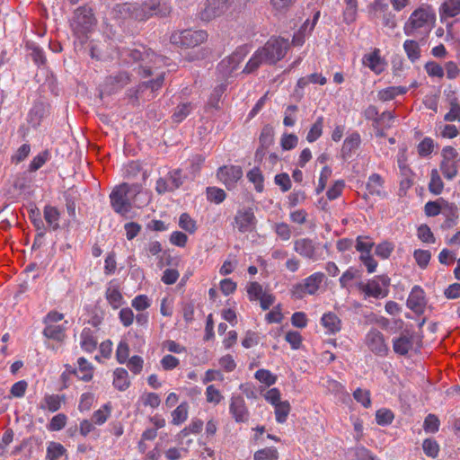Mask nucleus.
<instances>
[{
	"label": "nucleus",
	"instance_id": "1",
	"mask_svg": "<svg viewBox=\"0 0 460 460\" xmlns=\"http://www.w3.org/2000/svg\"><path fill=\"white\" fill-rule=\"evenodd\" d=\"M289 48L288 40L283 38L270 39L259 49L248 61L243 72L252 73L261 64L273 65L282 59Z\"/></svg>",
	"mask_w": 460,
	"mask_h": 460
},
{
	"label": "nucleus",
	"instance_id": "2",
	"mask_svg": "<svg viewBox=\"0 0 460 460\" xmlns=\"http://www.w3.org/2000/svg\"><path fill=\"white\" fill-rule=\"evenodd\" d=\"M95 24L96 19L91 7L80 6L74 12L70 26L82 47L88 38V33L93 31Z\"/></svg>",
	"mask_w": 460,
	"mask_h": 460
},
{
	"label": "nucleus",
	"instance_id": "3",
	"mask_svg": "<svg viewBox=\"0 0 460 460\" xmlns=\"http://www.w3.org/2000/svg\"><path fill=\"white\" fill-rule=\"evenodd\" d=\"M139 184L121 183L111 193V205L116 213L126 215L131 210V199L141 191Z\"/></svg>",
	"mask_w": 460,
	"mask_h": 460
},
{
	"label": "nucleus",
	"instance_id": "4",
	"mask_svg": "<svg viewBox=\"0 0 460 460\" xmlns=\"http://www.w3.org/2000/svg\"><path fill=\"white\" fill-rule=\"evenodd\" d=\"M122 9L131 18L138 21L146 20L153 15L166 16L170 13V8L164 4H161L159 0H150L143 4H125Z\"/></svg>",
	"mask_w": 460,
	"mask_h": 460
},
{
	"label": "nucleus",
	"instance_id": "5",
	"mask_svg": "<svg viewBox=\"0 0 460 460\" xmlns=\"http://www.w3.org/2000/svg\"><path fill=\"white\" fill-rule=\"evenodd\" d=\"M436 22V13L429 5L420 6L412 12L409 20L403 26V31L407 36H412L418 29L434 27Z\"/></svg>",
	"mask_w": 460,
	"mask_h": 460
},
{
	"label": "nucleus",
	"instance_id": "6",
	"mask_svg": "<svg viewBox=\"0 0 460 460\" xmlns=\"http://www.w3.org/2000/svg\"><path fill=\"white\" fill-rule=\"evenodd\" d=\"M208 39V33L205 31L183 30L174 31L170 38L172 44L181 48H194L205 42Z\"/></svg>",
	"mask_w": 460,
	"mask_h": 460
},
{
	"label": "nucleus",
	"instance_id": "7",
	"mask_svg": "<svg viewBox=\"0 0 460 460\" xmlns=\"http://www.w3.org/2000/svg\"><path fill=\"white\" fill-rule=\"evenodd\" d=\"M294 250L301 256L314 261L323 260L321 244L310 238H300L295 241Z\"/></svg>",
	"mask_w": 460,
	"mask_h": 460
},
{
	"label": "nucleus",
	"instance_id": "8",
	"mask_svg": "<svg viewBox=\"0 0 460 460\" xmlns=\"http://www.w3.org/2000/svg\"><path fill=\"white\" fill-rule=\"evenodd\" d=\"M129 82L130 75L125 71L107 76L100 91V97L102 98L103 94L111 95L117 93L124 88Z\"/></svg>",
	"mask_w": 460,
	"mask_h": 460
},
{
	"label": "nucleus",
	"instance_id": "9",
	"mask_svg": "<svg viewBox=\"0 0 460 460\" xmlns=\"http://www.w3.org/2000/svg\"><path fill=\"white\" fill-rule=\"evenodd\" d=\"M184 178L181 169L172 170L168 172V179L160 177L156 181L155 190L160 195L172 192L183 184Z\"/></svg>",
	"mask_w": 460,
	"mask_h": 460
},
{
	"label": "nucleus",
	"instance_id": "10",
	"mask_svg": "<svg viewBox=\"0 0 460 460\" xmlns=\"http://www.w3.org/2000/svg\"><path fill=\"white\" fill-rule=\"evenodd\" d=\"M366 343L368 349L376 355L385 357L389 351L388 346L385 344V337L377 329H372L367 334Z\"/></svg>",
	"mask_w": 460,
	"mask_h": 460
},
{
	"label": "nucleus",
	"instance_id": "11",
	"mask_svg": "<svg viewBox=\"0 0 460 460\" xmlns=\"http://www.w3.org/2000/svg\"><path fill=\"white\" fill-rule=\"evenodd\" d=\"M217 178L225 186L231 190L235 187L237 181L243 177V170L240 166H222L217 171Z\"/></svg>",
	"mask_w": 460,
	"mask_h": 460
},
{
	"label": "nucleus",
	"instance_id": "12",
	"mask_svg": "<svg viewBox=\"0 0 460 460\" xmlns=\"http://www.w3.org/2000/svg\"><path fill=\"white\" fill-rule=\"evenodd\" d=\"M234 222L240 232H252L256 224V218L252 209L238 210L234 217Z\"/></svg>",
	"mask_w": 460,
	"mask_h": 460
},
{
	"label": "nucleus",
	"instance_id": "13",
	"mask_svg": "<svg viewBox=\"0 0 460 460\" xmlns=\"http://www.w3.org/2000/svg\"><path fill=\"white\" fill-rule=\"evenodd\" d=\"M413 333L408 330L403 331L400 337L393 341V349L396 354L405 356L412 349Z\"/></svg>",
	"mask_w": 460,
	"mask_h": 460
},
{
	"label": "nucleus",
	"instance_id": "14",
	"mask_svg": "<svg viewBox=\"0 0 460 460\" xmlns=\"http://www.w3.org/2000/svg\"><path fill=\"white\" fill-rule=\"evenodd\" d=\"M230 412L236 422H246L248 420L249 412L245 406L243 398L240 395L233 396L230 404Z\"/></svg>",
	"mask_w": 460,
	"mask_h": 460
},
{
	"label": "nucleus",
	"instance_id": "15",
	"mask_svg": "<svg viewBox=\"0 0 460 460\" xmlns=\"http://www.w3.org/2000/svg\"><path fill=\"white\" fill-rule=\"evenodd\" d=\"M228 7L221 0H208L206 7L201 12V19L209 21L224 13Z\"/></svg>",
	"mask_w": 460,
	"mask_h": 460
},
{
	"label": "nucleus",
	"instance_id": "16",
	"mask_svg": "<svg viewBox=\"0 0 460 460\" xmlns=\"http://www.w3.org/2000/svg\"><path fill=\"white\" fill-rule=\"evenodd\" d=\"M49 104L48 102L39 101L35 102L30 111V122L32 127L36 128L40 125V121L49 115Z\"/></svg>",
	"mask_w": 460,
	"mask_h": 460
},
{
	"label": "nucleus",
	"instance_id": "17",
	"mask_svg": "<svg viewBox=\"0 0 460 460\" xmlns=\"http://www.w3.org/2000/svg\"><path fill=\"white\" fill-rule=\"evenodd\" d=\"M407 305L415 312H422L425 305L424 291L419 286L413 287L408 300Z\"/></svg>",
	"mask_w": 460,
	"mask_h": 460
},
{
	"label": "nucleus",
	"instance_id": "18",
	"mask_svg": "<svg viewBox=\"0 0 460 460\" xmlns=\"http://www.w3.org/2000/svg\"><path fill=\"white\" fill-rule=\"evenodd\" d=\"M360 142V135L358 132H353L347 137L341 147L342 158L344 160L349 159L351 156L352 152L358 148Z\"/></svg>",
	"mask_w": 460,
	"mask_h": 460
},
{
	"label": "nucleus",
	"instance_id": "19",
	"mask_svg": "<svg viewBox=\"0 0 460 460\" xmlns=\"http://www.w3.org/2000/svg\"><path fill=\"white\" fill-rule=\"evenodd\" d=\"M440 202L443 203V209L441 213L446 217L444 226L451 228L456 225V220L458 218L457 207L454 203H449L444 199H441Z\"/></svg>",
	"mask_w": 460,
	"mask_h": 460
},
{
	"label": "nucleus",
	"instance_id": "20",
	"mask_svg": "<svg viewBox=\"0 0 460 460\" xmlns=\"http://www.w3.org/2000/svg\"><path fill=\"white\" fill-rule=\"evenodd\" d=\"M358 288L362 290L367 296H372L375 298L385 297L387 296L388 291L383 290L380 287L379 282L376 280H372L367 284L359 283Z\"/></svg>",
	"mask_w": 460,
	"mask_h": 460
},
{
	"label": "nucleus",
	"instance_id": "21",
	"mask_svg": "<svg viewBox=\"0 0 460 460\" xmlns=\"http://www.w3.org/2000/svg\"><path fill=\"white\" fill-rule=\"evenodd\" d=\"M226 89V86L221 84L217 86L212 93L210 94V97L205 106V111L206 112H213V111H218L220 110L219 102L222 94L224 93V91Z\"/></svg>",
	"mask_w": 460,
	"mask_h": 460
},
{
	"label": "nucleus",
	"instance_id": "22",
	"mask_svg": "<svg viewBox=\"0 0 460 460\" xmlns=\"http://www.w3.org/2000/svg\"><path fill=\"white\" fill-rule=\"evenodd\" d=\"M324 277L323 273L316 272L305 279L304 288L305 289H307V294L314 295L323 281Z\"/></svg>",
	"mask_w": 460,
	"mask_h": 460
},
{
	"label": "nucleus",
	"instance_id": "23",
	"mask_svg": "<svg viewBox=\"0 0 460 460\" xmlns=\"http://www.w3.org/2000/svg\"><path fill=\"white\" fill-rule=\"evenodd\" d=\"M79 369H73L72 373L77 376L78 378L85 382L93 378V367L87 362L84 358H78Z\"/></svg>",
	"mask_w": 460,
	"mask_h": 460
},
{
	"label": "nucleus",
	"instance_id": "24",
	"mask_svg": "<svg viewBox=\"0 0 460 460\" xmlns=\"http://www.w3.org/2000/svg\"><path fill=\"white\" fill-rule=\"evenodd\" d=\"M81 347L86 352H93L97 348V340L90 328H84L81 332Z\"/></svg>",
	"mask_w": 460,
	"mask_h": 460
},
{
	"label": "nucleus",
	"instance_id": "25",
	"mask_svg": "<svg viewBox=\"0 0 460 460\" xmlns=\"http://www.w3.org/2000/svg\"><path fill=\"white\" fill-rule=\"evenodd\" d=\"M441 18L455 17L460 13V0H447L440 7Z\"/></svg>",
	"mask_w": 460,
	"mask_h": 460
},
{
	"label": "nucleus",
	"instance_id": "26",
	"mask_svg": "<svg viewBox=\"0 0 460 460\" xmlns=\"http://www.w3.org/2000/svg\"><path fill=\"white\" fill-rule=\"evenodd\" d=\"M113 385L119 391H125L128 388L130 382L128 371L125 368L119 367L114 371Z\"/></svg>",
	"mask_w": 460,
	"mask_h": 460
},
{
	"label": "nucleus",
	"instance_id": "27",
	"mask_svg": "<svg viewBox=\"0 0 460 460\" xmlns=\"http://www.w3.org/2000/svg\"><path fill=\"white\" fill-rule=\"evenodd\" d=\"M403 49L407 58L414 63L420 58V48L419 43L413 40H406L403 43Z\"/></svg>",
	"mask_w": 460,
	"mask_h": 460
},
{
	"label": "nucleus",
	"instance_id": "28",
	"mask_svg": "<svg viewBox=\"0 0 460 460\" xmlns=\"http://www.w3.org/2000/svg\"><path fill=\"white\" fill-rule=\"evenodd\" d=\"M384 181L382 177L377 173H373L369 176L368 181L367 182V190L371 195H382V188H383Z\"/></svg>",
	"mask_w": 460,
	"mask_h": 460
},
{
	"label": "nucleus",
	"instance_id": "29",
	"mask_svg": "<svg viewBox=\"0 0 460 460\" xmlns=\"http://www.w3.org/2000/svg\"><path fill=\"white\" fill-rule=\"evenodd\" d=\"M59 212L56 207L46 206L44 208V218L47 224L53 229L57 230L59 228Z\"/></svg>",
	"mask_w": 460,
	"mask_h": 460
},
{
	"label": "nucleus",
	"instance_id": "30",
	"mask_svg": "<svg viewBox=\"0 0 460 460\" xmlns=\"http://www.w3.org/2000/svg\"><path fill=\"white\" fill-rule=\"evenodd\" d=\"M322 323L332 333L341 330V320L333 313L324 314L322 317Z\"/></svg>",
	"mask_w": 460,
	"mask_h": 460
},
{
	"label": "nucleus",
	"instance_id": "31",
	"mask_svg": "<svg viewBox=\"0 0 460 460\" xmlns=\"http://www.w3.org/2000/svg\"><path fill=\"white\" fill-rule=\"evenodd\" d=\"M408 91L405 86H391L387 87L378 93V97L382 101L393 100L395 96L404 94Z\"/></svg>",
	"mask_w": 460,
	"mask_h": 460
},
{
	"label": "nucleus",
	"instance_id": "32",
	"mask_svg": "<svg viewBox=\"0 0 460 460\" xmlns=\"http://www.w3.org/2000/svg\"><path fill=\"white\" fill-rule=\"evenodd\" d=\"M260 146L269 148L274 143V129L270 125H265L259 137Z\"/></svg>",
	"mask_w": 460,
	"mask_h": 460
},
{
	"label": "nucleus",
	"instance_id": "33",
	"mask_svg": "<svg viewBox=\"0 0 460 460\" xmlns=\"http://www.w3.org/2000/svg\"><path fill=\"white\" fill-rule=\"evenodd\" d=\"M192 111V105L190 102L179 104L172 115V119L175 123H181Z\"/></svg>",
	"mask_w": 460,
	"mask_h": 460
},
{
	"label": "nucleus",
	"instance_id": "34",
	"mask_svg": "<svg viewBox=\"0 0 460 460\" xmlns=\"http://www.w3.org/2000/svg\"><path fill=\"white\" fill-rule=\"evenodd\" d=\"M44 336L57 341H62L65 339V330L60 325H48L43 331Z\"/></svg>",
	"mask_w": 460,
	"mask_h": 460
},
{
	"label": "nucleus",
	"instance_id": "35",
	"mask_svg": "<svg viewBox=\"0 0 460 460\" xmlns=\"http://www.w3.org/2000/svg\"><path fill=\"white\" fill-rule=\"evenodd\" d=\"M106 298L113 308H118L123 297L117 286H110L106 290Z\"/></svg>",
	"mask_w": 460,
	"mask_h": 460
},
{
	"label": "nucleus",
	"instance_id": "36",
	"mask_svg": "<svg viewBox=\"0 0 460 460\" xmlns=\"http://www.w3.org/2000/svg\"><path fill=\"white\" fill-rule=\"evenodd\" d=\"M440 170L446 179L453 180L457 174L456 162L455 160H442Z\"/></svg>",
	"mask_w": 460,
	"mask_h": 460
},
{
	"label": "nucleus",
	"instance_id": "37",
	"mask_svg": "<svg viewBox=\"0 0 460 460\" xmlns=\"http://www.w3.org/2000/svg\"><path fill=\"white\" fill-rule=\"evenodd\" d=\"M172 423L179 425L184 422L188 418V403L186 402H181L173 411L172 412Z\"/></svg>",
	"mask_w": 460,
	"mask_h": 460
},
{
	"label": "nucleus",
	"instance_id": "38",
	"mask_svg": "<svg viewBox=\"0 0 460 460\" xmlns=\"http://www.w3.org/2000/svg\"><path fill=\"white\" fill-rule=\"evenodd\" d=\"M248 180L254 184L255 190L258 192L263 190L264 177L258 167H254L247 173Z\"/></svg>",
	"mask_w": 460,
	"mask_h": 460
},
{
	"label": "nucleus",
	"instance_id": "39",
	"mask_svg": "<svg viewBox=\"0 0 460 460\" xmlns=\"http://www.w3.org/2000/svg\"><path fill=\"white\" fill-rule=\"evenodd\" d=\"M444 183L438 172L437 169H433L430 174V181L429 184V190L431 193L438 195L442 192Z\"/></svg>",
	"mask_w": 460,
	"mask_h": 460
},
{
	"label": "nucleus",
	"instance_id": "40",
	"mask_svg": "<svg viewBox=\"0 0 460 460\" xmlns=\"http://www.w3.org/2000/svg\"><path fill=\"white\" fill-rule=\"evenodd\" d=\"M276 420L279 423H284L287 420V417L290 411V404L288 401H283L275 406Z\"/></svg>",
	"mask_w": 460,
	"mask_h": 460
},
{
	"label": "nucleus",
	"instance_id": "41",
	"mask_svg": "<svg viewBox=\"0 0 460 460\" xmlns=\"http://www.w3.org/2000/svg\"><path fill=\"white\" fill-rule=\"evenodd\" d=\"M422 449L426 456L436 458L439 452V445L434 438H426L423 440Z\"/></svg>",
	"mask_w": 460,
	"mask_h": 460
},
{
	"label": "nucleus",
	"instance_id": "42",
	"mask_svg": "<svg viewBox=\"0 0 460 460\" xmlns=\"http://www.w3.org/2000/svg\"><path fill=\"white\" fill-rule=\"evenodd\" d=\"M26 47L31 50L30 56L38 66H44L46 64V57L43 50L39 46L28 43Z\"/></svg>",
	"mask_w": 460,
	"mask_h": 460
},
{
	"label": "nucleus",
	"instance_id": "43",
	"mask_svg": "<svg viewBox=\"0 0 460 460\" xmlns=\"http://www.w3.org/2000/svg\"><path fill=\"white\" fill-rule=\"evenodd\" d=\"M279 457L278 450L275 447H265L254 453V460H277Z\"/></svg>",
	"mask_w": 460,
	"mask_h": 460
},
{
	"label": "nucleus",
	"instance_id": "44",
	"mask_svg": "<svg viewBox=\"0 0 460 460\" xmlns=\"http://www.w3.org/2000/svg\"><path fill=\"white\" fill-rule=\"evenodd\" d=\"M66 453L65 447L56 442H50L47 449V456L49 460H59Z\"/></svg>",
	"mask_w": 460,
	"mask_h": 460
},
{
	"label": "nucleus",
	"instance_id": "45",
	"mask_svg": "<svg viewBox=\"0 0 460 460\" xmlns=\"http://www.w3.org/2000/svg\"><path fill=\"white\" fill-rule=\"evenodd\" d=\"M323 118L319 117L314 125L311 127L307 136L306 140L310 143L314 142L317 138H319L323 132Z\"/></svg>",
	"mask_w": 460,
	"mask_h": 460
},
{
	"label": "nucleus",
	"instance_id": "46",
	"mask_svg": "<svg viewBox=\"0 0 460 460\" xmlns=\"http://www.w3.org/2000/svg\"><path fill=\"white\" fill-rule=\"evenodd\" d=\"M29 217L31 220L33 226L37 228V230H40V232L38 234V236L43 237L45 234L44 223L41 219V215H40V209L37 208H31L30 210Z\"/></svg>",
	"mask_w": 460,
	"mask_h": 460
},
{
	"label": "nucleus",
	"instance_id": "47",
	"mask_svg": "<svg viewBox=\"0 0 460 460\" xmlns=\"http://www.w3.org/2000/svg\"><path fill=\"white\" fill-rule=\"evenodd\" d=\"M413 257L421 269H426L431 258V253L428 250L418 249L413 252Z\"/></svg>",
	"mask_w": 460,
	"mask_h": 460
},
{
	"label": "nucleus",
	"instance_id": "48",
	"mask_svg": "<svg viewBox=\"0 0 460 460\" xmlns=\"http://www.w3.org/2000/svg\"><path fill=\"white\" fill-rule=\"evenodd\" d=\"M207 195L208 200L213 201L217 204L223 202L226 197V194L224 190L216 187L207 188Z\"/></svg>",
	"mask_w": 460,
	"mask_h": 460
},
{
	"label": "nucleus",
	"instance_id": "49",
	"mask_svg": "<svg viewBox=\"0 0 460 460\" xmlns=\"http://www.w3.org/2000/svg\"><path fill=\"white\" fill-rule=\"evenodd\" d=\"M179 226L181 229L193 234L197 227L196 222L187 213H182L179 219Z\"/></svg>",
	"mask_w": 460,
	"mask_h": 460
},
{
	"label": "nucleus",
	"instance_id": "50",
	"mask_svg": "<svg viewBox=\"0 0 460 460\" xmlns=\"http://www.w3.org/2000/svg\"><path fill=\"white\" fill-rule=\"evenodd\" d=\"M241 58H242L241 56L238 53H234L231 56H229L227 58L222 60L218 65V68L224 69L225 67L229 66L228 72L231 73L236 68Z\"/></svg>",
	"mask_w": 460,
	"mask_h": 460
},
{
	"label": "nucleus",
	"instance_id": "51",
	"mask_svg": "<svg viewBox=\"0 0 460 460\" xmlns=\"http://www.w3.org/2000/svg\"><path fill=\"white\" fill-rule=\"evenodd\" d=\"M440 421L434 414H429L424 420L423 429L426 432L435 433L438 431Z\"/></svg>",
	"mask_w": 460,
	"mask_h": 460
},
{
	"label": "nucleus",
	"instance_id": "52",
	"mask_svg": "<svg viewBox=\"0 0 460 460\" xmlns=\"http://www.w3.org/2000/svg\"><path fill=\"white\" fill-rule=\"evenodd\" d=\"M354 399L361 403L365 408H368L371 405L370 393L368 390H363L358 388L353 393Z\"/></svg>",
	"mask_w": 460,
	"mask_h": 460
},
{
	"label": "nucleus",
	"instance_id": "53",
	"mask_svg": "<svg viewBox=\"0 0 460 460\" xmlns=\"http://www.w3.org/2000/svg\"><path fill=\"white\" fill-rule=\"evenodd\" d=\"M247 293L250 300H259L264 294L262 286L256 282H250L247 286Z\"/></svg>",
	"mask_w": 460,
	"mask_h": 460
},
{
	"label": "nucleus",
	"instance_id": "54",
	"mask_svg": "<svg viewBox=\"0 0 460 460\" xmlns=\"http://www.w3.org/2000/svg\"><path fill=\"white\" fill-rule=\"evenodd\" d=\"M255 378L260 382L267 385L268 386L272 385L276 382V376H273L270 371L267 369H259L255 373Z\"/></svg>",
	"mask_w": 460,
	"mask_h": 460
},
{
	"label": "nucleus",
	"instance_id": "55",
	"mask_svg": "<svg viewBox=\"0 0 460 460\" xmlns=\"http://www.w3.org/2000/svg\"><path fill=\"white\" fill-rule=\"evenodd\" d=\"M66 423V416L64 413H58L55 415L49 424V429L52 431H58L62 429Z\"/></svg>",
	"mask_w": 460,
	"mask_h": 460
},
{
	"label": "nucleus",
	"instance_id": "56",
	"mask_svg": "<svg viewBox=\"0 0 460 460\" xmlns=\"http://www.w3.org/2000/svg\"><path fill=\"white\" fill-rule=\"evenodd\" d=\"M450 111L445 115L444 119L446 121H460V104L454 99L450 102Z\"/></svg>",
	"mask_w": 460,
	"mask_h": 460
},
{
	"label": "nucleus",
	"instance_id": "57",
	"mask_svg": "<svg viewBox=\"0 0 460 460\" xmlns=\"http://www.w3.org/2000/svg\"><path fill=\"white\" fill-rule=\"evenodd\" d=\"M332 175V169L325 165L321 172L318 186L315 189L316 194H320L325 189L328 179Z\"/></svg>",
	"mask_w": 460,
	"mask_h": 460
},
{
	"label": "nucleus",
	"instance_id": "58",
	"mask_svg": "<svg viewBox=\"0 0 460 460\" xmlns=\"http://www.w3.org/2000/svg\"><path fill=\"white\" fill-rule=\"evenodd\" d=\"M424 67L429 76H436L439 78L444 76L443 67L434 61L427 62Z\"/></svg>",
	"mask_w": 460,
	"mask_h": 460
},
{
	"label": "nucleus",
	"instance_id": "59",
	"mask_svg": "<svg viewBox=\"0 0 460 460\" xmlns=\"http://www.w3.org/2000/svg\"><path fill=\"white\" fill-rule=\"evenodd\" d=\"M393 250L394 244L392 243L383 242L376 247L375 253L382 259H387L391 255Z\"/></svg>",
	"mask_w": 460,
	"mask_h": 460
},
{
	"label": "nucleus",
	"instance_id": "60",
	"mask_svg": "<svg viewBox=\"0 0 460 460\" xmlns=\"http://www.w3.org/2000/svg\"><path fill=\"white\" fill-rule=\"evenodd\" d=\"M376 422L379 425H383V426L388 425V424L392 423V421L394 420V414L389 410L381 409L376 411Z\"/></svg>",
	"mask_w": 460,
	"mask_h": 460
},
{
	"label": "nucleus",
	"instance_id": "61",
	"mask_svg": "<svg viewBox=\"0 0 460 460\" xmlns=\"http://www.w3.org/2000/svg\"><path fill=\"white\" fill-rule=\"evenodd\" d=\"M298 138L295 134H284L280 145L284 150H291L296 146Z\"/></svg>",
	"mask_w": 460,
	"mask_h": 460
},
{
	"label": "nucleus",
	"instance_id": "62",
	"mask_svg": "<svg viewBox=\"0 0 460 460\" xmlns=\"http://www.w3.org/2000/svg\"><path fill=\"white\" fill-rule=\"evenodd\" d=\"M434 144L430 137H425L418 146V153L420 156H428L433 151Z\"/></svg>",
	"mask_w": 460,
	"mask_h": 460
},
{
	"label": "nucleus",
	"instance_id": "63",
	"mask_svg": "<svg viewBox=\"0 0 460 460\" xmlns=\"http://www.w3.org/2000/svg\"><path fill=\"white\" fill-rule=\"evenodd\" d=\"M274 181L279 185L283 192H286L291 189V181L289 175L286 172L277 174Z\"/></svg>",
	"mask_w": 460,
	"mask_h": 460
},
{
	"label": "nucleus",
	"instance_id": "64",
	"mask_svg": "<svg viewBox=\"0 0 460 460\" xmlns=\"http://www.w3.org/2000/svg\"><path fill=\"white\" fill-rule=\"evenodd\" d=\"M418 237L425 243H435V237L427 225H421L418 228Z\"/></svg>",
	"mask_w": 460,
	"mask_h": 460
}]
</instances>
